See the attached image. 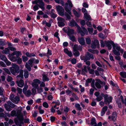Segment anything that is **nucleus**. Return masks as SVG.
<instances>
[{"instance_id":"obj_1","label":"nucleus","mask_w":126,"mask_h":126,"mask_svg":"<svg viewBox=\"0 0 126 126\" xmlns=\"http://www.w3.org/2000/svg\"><path fill=\"white\" fill-rule=\"evenodd\" d=\"M73 7V5L71 1L68 0L67 2L65 4L64 9L65 11L69 14L65 12L64 14V9L62 6H58L56 7V9L59 15L61 16H63L64 15L68 19H71L70 16V15L71 14V8Z\"/></svg>"},{"instance_id":"obj_2","label":"nucleus","mask_w":126,"mask_h":126,"mask_svg":"<svg viewBox=\"0 0 126 126\" xmlns=\"http://www.w3.org/2000/svg\"><path fill=\"white\" fill-rule=\"evenodd\" d=\"M16 77L18 80L16 81L17 85L20 87H22L24 84V81L21 79L23 78V70H22L20 69V74L17 75Z\"/></svg>"},{"instance_id":"obj_3","label":"nucleus","mask_w":126,"mask_h":126,"mask_svg":"<svg viewBox=\"0 0 126 126\" xmlns=\"http://www.w3.org/2000/svg\"><path fill=\"white\" fill-rule=\"evenodd\" d=\"M10 70L11 73L13 75H15L16 73H18L20 72L19 67L15 64H13L12 66L10 68Z\"/></svg>"},{"instance_id":"obj_4","label":"nucleus","mask_w":126,"mask_h":126,"mask_svg":"<svg viewBox=\"0 0 126 126\" xmlns=\"http://www.w3.org/2000/svg\"><path fill=\"white\" fill-rule=\"evenodd\" d=\"M32 3L33 4H37L38 3L39 4V7L41 8L42 11H44L45 8L44 7L45 4L43 2L42 0H36L34 1H32Z\"/></svg>"},{"instance_id":"obj_5","label":"nucleus","mask_w":126,"mask_h":126,"mask_svg":"<svg viewBox=\"0 0 126 126\" xmlns=\"http://www.w3.org/2000/svg\"><path fill=\"white\" fill-rule=\"evenodd\" d=\"M101 95L104 98V103L107 104L108 103H109L112 102V97H108L107 94H104L103 93H101Z\"/></svg>"},{"instance_id":"obj_6","label":"nucleus","mask_w":126,"mask_h":126,"mask_svg":"<svg viewBox=\"0 0 126 126\" xmlns=\"http://www.w3.org/2000/svg\"><path fill=\"white\" fill-rule=\"evenodd\" d=\"M57 20L58 21L57 24L59 26L62 27L65 25L64 23L65 20L64 18L60 17H58L57 18Z\"/></svg>"},{"instance_id":"obj_7","label":"nucleus","mask_w":126,"mask_h":126,"mask_svg":"<svg viewBox=\"0 0 126 126\" xmlns=\"http://www.w3.org/2000/svg\"><path fill=\"white\" fill-rule=\"evenodd\" d=\"M21 111V110H18L16 113V114H17L16 116L19 120L21 122V124H23V122L22 121L23 120V118Z\"/></svg>"},{"instance_id":"obj_8","label":"nucleus","mask_w":126,"mask_h":126,"mask_svg":"<svg viewBox=\"0 0 126 126\" xmlns=\"http://www.w3.org/2000/svg\"><path fill=\"white\" fill-rule=\"evenodd\" d=\"M96 81L95 82V86L98 89H100L101 88L102 86L101 85V84L105 85V82H103L98 79H96Z\"/></svg>"},{"instance_id":"obj_9","label":"nucleus","mask_w":126,"mask_h":126,"mask_svg":"<svg viewBox=\"0 0 126 126\" xmlns=\"http://www.w3.org/2000/svg\"><path fill=\"white\" fill-rule=\"evenodd\" d=\"M32 85L34 88H37L38 87L39 84L41 83V81L38 79H36L33 80Z\"/></svg>"},{"instance_id":"obj_10","label":"nucleus","mask_w":126,"mask_h":126,"mask_svg":"<svg viewBox=\"0 0 126 126\" xmlns=\"http://www.w3.org/2000/svg\"><path fill=\"white\" fill-rule=\"evenodd\" d=\"M105 44L106 46L108 47V48L109 50H110L112 48L111 45L113 46L114 44V43L111 40L110 41H105Z\"/></svg>"},{"instance_id":"obj_11","label":"nucleus","mask_w":126,"mask_h":126,"mask_svg":"<svg viewBox=\"0 0 126 126\" xmlns=\"http://www.w3.org/2000/svg\"><path fill=\"white\" fill-rule=\"evenodd\" d=\"M73 50L74 51H75L78 50L80 51L82 50V47L81 46H78L77 45L75 44L74 46L73 47Z\"/></svg>"},{"instance_id":"obj_12","label":"nucleus","mask_w":126,"mask_h":126,"mask_svg":"<svg viewBox=\"0 0 126 126\" xmlns=\"http://www.w3.org/2000/svg\"><path fill=\"white\" fill-rule=\"evenodd\" d=\"M67 32V35L69 36V38L71 40L73 41H74L75 40V37L72 34H73L74 32Z\"/></svg>"},{"instance_id":"obj_13","label":"nucleus","mask_w":126,"mask_h":126,"mask_svg":"<svg viewBox=\"0 0 126 126\" xmlns=\"http://www.w3.org/2000/svg\"><path fill=\"white\" fill-rule=\"evenodd\" d=\"M69 25V26L71 27H73L75 26H78V29H80V27L78 26L77 23L74 20H72L70 22Z\"/></svg>"},{"instance_id":"obj_14","label":"nucleus","mask_w":126,"mask_h":126,"mask_svg":"<svg viewBox=\"0 0 126 126\" xmlns=\"http://www.w3.org/2000/svg\"><path fill=\"white\" fill-rule=\"evenodd\" d=\"M80 59L81 60H83L84 61H88L90 60V58L87 55V53L85 56H80Z\"/></svg>"},{"instance_id":"obj_15","label":"nucleus","mask_w":126,"mask_h":126,"mask_svg":"<svg viewBox=\"0 0 126 126\" xmlns=\"http://www.w3.org/2000/svg\"><path fill=\"white\" fill-rule=\"evenodd\" d=\"M78 41L81 45H83L85 44V40L83 38H79L78 39Z\"/></svg>"},{"instance_id":"obj_16","label":"nucleus","mask_w":126,"mask_h":126,"mask_svg":"<svg viewBox=\"0 0 126 126\" xmlns=\"http://www.w3.org/2000/svg\"><path fill=\"white\" fill-rule=\"evenodd\" d=\"M91 125H93L94 126H97L95 119L93 117L91 119Z\"/></svg>"},{"instance_id":"obj_17","label":"nucleus","mask_w":126,"mask_h":126,"mask_svg":"<svg viewBox=\"0 0 126 126\" xmlns=\"http://www.w3.org/2000/svg\"><path fill=\"white\" fill-rule=\"evenodd\" d=\"M108 107L106 106H105L102 109L101 112V116H103L105 113V111L107 110Z\"/></svg>"},{"instance_id":"obj_18","label":"nucleus","mask_w":126,"mask_h":126,"mask_svg":"<svg viewBox=\"0 0 126 126\" xmlns=\"http://www.w3.org/2000/svg\"><path fill=\"white\" fill-rule=\"evenodd\" d=\"M84 16L85 18L88 20H89L91 19V16L87 14H84Z\"/></svg>"},{"instance_id":"obj_19","label":"nucleus","mask_w":126,"mask_h":126,"mask_svg":"<svg viewBox=\"0 0 126 126\" xmlns=\"http://www.w3.org/2000/svg\"><path fill=\"white\" fill-rule=\"evenodd\" d=\"M64 32H74V30L72 29H70L69 27H65L63 29Z\"/></svg>"},{"instance_id":"obj_20","label":"nucleus","mask_w":126,"mask_h":126,"mask_svg":"<svg viewBox=\"0 0 126 126\" xmlns=\"http://www.w3.org/2000/svg\"><path fill=\"white\" fill-rule=\"evenodd\" d=\"M117 117V113L115 112H114L113 113L112 115L111 119L113 121H115L116 120Z\"/></svg>"},{"instance_id":"obj_21","label":"nucleus","mask_w":126,"mask_h":126,"mask_svg":"<svg viewBox=\"0 0 126 126\" xmlns=\"http://www.w3.org/2000/svg\"><path fill=\"white\" fill-rule=\"evenodd\" d=\"M54 12L55 11L54 10L52 9L51 10V12L50 13L51 17L53 18H54L57 16V15L55 14Z\"/></svg>"},{"instance_id":"obj_22","label":"nucleus","mask_w":126,"mask_h":126,"mask_svg":"<svg viewBox=\"0 0 126 126\" xmlns=\"http://www.w3.org/2000/svg\"><path fill=\"white\" fill-rule=\"evenodd\" d=\"M13 101H12L15 103H17L19 101L20 99L19 97L18 96H16L13 99Z\"/></svg>"},{"instance_id":"obj_23","label":"nucleus","mask_w":126,"mask_h":126,"mask_svg":"<svg viewBox=\"0 0 126 126\" xmlns=\"http://www.w3.org/2000/svg\"><path fill=\"white\" fill-rule=\"evenodd\" d=\"M9 57L10 60L13 62H15L16 61L18 58L16 56V57L15 56H9Z\"/></svg>"},{"instance_id":"obj_24","label":"nucleus","mask_w":126,"mask_h":126,"mask_svg":"<svg viewBox=\"0 0 126 126\" xmlns=\"http://www.w3.org/2000/svg\"><path fill=\"white\" fill-rule=\"evenodd\" d=\"M113 54L117 56H119L120 55V54L119 51L117 50L116 49H115V48L113 47Z\"/></svg>"},{"instance_id":"obj_25","label":"nucleus","mask_w":126,"mask_h":126,"mask_svg":"<svg viewBox=\"0 0 126 126\" xmlns=\"http://www.w3.org/2000/svg\"><path fill=\"white\" fill-rule=\"evenodd\" d=\"M7 104L9 105L10 107H11L12 108H14L15 106L16 105L10 101H7Z\"/></svg>"},{"instance_id":"obj_26","label":"nucleus","mask_w":126,"mask_h":126,"mask_svg":"<svg viewBox=\"0 0 126 126\" xmlns=\"http://www.w3.org/2000/svg\"><path fill=\"white\" fill-rule=\"evenodd\" d=\"M7 104L9 105L10 107H11L12 108H14L15 106L16 105L10 101H7Z\"/></svg>"},{"instance_id":"obj_27","label":"nucleus","mask_w":126,"mask_h":126,"mask_svg":"<svg viewBox=\"0 0 126 126\" xmlns=\"http://www.w3.org/2000/svg\"><path fill=\"white\" fill-rule=\"evenodd\" d=\"M113 47L115 48V49L116 50H117L118 51H120V47L119 46H118V45L117 44H114V45L113 46Z\"/></svg>"},{"instance_id":"obj_28","label":"nucleus","mask_w":126,"mask_h":126,"mask_svg":"<svg viewBox=\"0 0 126 126\" xmlns=\"http://www.w3.org/2000/svg\"><path fill=\"white\" fill-rule=\"evenodd\" d=\"M25 95L27 97L30 96L31 94V92L30 90H28L27 91L24 93Z\"/></svg>"},{"instance_id":"obj_29","label":"nucleus","mask_w":126,"mask_h":126,"mask_svg":"<svg viewBox=\"0 0 126 126\" xmlns=\"http://www.w3.org/2000/svg\"><path fill=\"white\" fill-rule=\"evenodd\" d=\"M73 11L75 15L77 17H79L80 16L79 13H78L75 10L73 9Z\"/></svg>"},{"instance_id":"obj_30","label":"nucleus","mask_w":126,"mask_h":126,"mask_svg":"<svg viewBox=\"0 0 126 126\" xmlns=\"http://www.w3.org/2000/svg\"><path fill=\"white\" fill-rule=\"evenodd\" d=\"M92 80V79H88L86 80V83L85 84L86 86H87L88 85V83H91Z\"/></svg>"},{"instance_id":"obj_31","label":"nucleus","mask_w":126,"mask_h":126,"mask_svg":"<svg viewBox=\"0 0 126 126\" xmlns=\"http://www.w3.org/2000/svg\"><path fill=\"white\" fill-rule=\"evenodd\" d=\"M43 80L45 81H48L49 80L48 78L47 77V76L45 75H43Z\"/></svg>"},{"instance_id":"obj_32","label":"nucleus","mask_w":126,"mask_h":126,"mask_svg":"<svg viewBox=\"0 0 126 126\" xmlns=\"http://www.w3.org/2000/svg\"><path fill=\"white\" fill-rule=\"evenodd\" d=\"M120 74L123 78H126V72H122L120 73Z\"/></svg>"},{"instance_id":"obj_33","label":"nucleus","mask_w":126,"mask_h":126,"mask_svg":"<svg viewBox=\"0 0 126 126\" xmlns=\"http://www.w3.org/2000/svg\"><path fill=\"white\" fill-rule=\"evenodd\" d=\"M0 95L2 96L3 97H4V89L1 87H0Z\"/></svg>"},{"instance_id":"obj_34","label":"nucleus","mask_w":126,"mask_h":126,"mask_svg":"<svg viewBox=\"0 0 126 126\" xmlns=\"http://www.w3.org/2000/svg\"><path fill=\"white\" fill-rule=\"evenodd\" d=\"M86 42L87 44L89 45L91 43V41L90 38L89 37L85 39Z\"/></svg>"},{"instance_id":"obj_35","label":"nucleus","mask_w":126,"mask_h":126,"mask_svg":"<svg viewBox=\"0 0 126 126\" xmlns=\"http://www.w3.org/2000/svg\"><path fill=\"white\" fill-rule=\"evenodd\" d=\"M103 96H102L101 94V95L97 97L96 99L98 101H99L103 99Z\"/></svg>"},{"instance_id":"obj_36","label":"nucleus","mask_w":126,"mask_h":126,"mask_svg":"<svg viewBox=\"0 0 126 126\" xmlns=\"http://www.w3.org/2000/svg\"><path fill=\"white\" fill-rule=\"evenodd\" d=\"M91 82V86H92V87L93 88H94V89L96 90H97V89L95 87L94 85V82H95L94 80V79H93V80L92 79V80Z\"/></svg>"},{"instance_id":"obj_37","label":"nucleus","mask_w":126,"mask_h":126,"mask_svg":"<svg viewBox=\"0 0 126 126\" xmlns=\"http://www.w3.org/2000/svg\"><path fill=\"white\" fill-rule=\"evenodd\" d=\"M87 53L90 59H94L93 55L92 54H90L88 52H87Z\"/></svg>"},{"instance_id":"obj_38","label":"nucleus","mask_w":126,"mask_h":126,"mask_svg":"<svg viewBox=\"0 0 126 126\" xmlns=\"http://www.w3.org/2000/svg\"><path fill=\"white\" fill-rule=\"evenodd\" d=\"M93 43L96 46H98L99 45V41L97 40H94Z\"/></svg>"},{"instance_id":"obj_39","label":"nucleus","mask_w":126,"mask_h":126,"mask_svg":"<svg viewBox=\"0 0 126 126\" xmlns=\"http://www.w3.org/2000/svg\"><path fill=\"white\" fill-rule=\"evenodd\" d=\"M75 107L79 110H80L81 109V108L80 107V105L79 104H76Z\"/></svg>"},{"instance_id":"obj_40","label":"nucleus","mask_w":126,"mask_h":126,"mask_svg":"<svg viewBox=\"0 0 126 126\" xmlns=\"http://www.w3.org/2000/svg\"><path fill=\"white\" fill-rule=\"evenodd\" d=\"M99 35L100 37L103 39H104L107 36H106L104 34L101 33H99Z\"/></svg>"},{"instance_id":"obj_41","label":"nucleus","mask_w":126,"mask_h":126,"mask_svg":"<svg viewBox=\"0 0 126 126\" xmlns=\"http://www.w3.org/2000/svg\"><path fill=\"white\" fill-rule=\"evenodd\" d=\"M4 106L5 108L8 111H10L11 110L10 107L8 104H5Z\"/></svg>"},{"instance_id":"obj_42","label":"nucleus","mask_w":126,"mask_h":126,"mask_svg":"<svg viewBox=\"0 0 126 126\" xmlns=\"http://www.w3.org/2000/svg\"><path fill=\"white\" fill-rule=\"evenodd\" d=\"M88 50L94 54L95 53H98V51L96 50H93L91 49H88Z\"/></svg>"},{"instance_id":"obj_43","label":"nucleus","mask_w":126,"mask_h":126,"mask_svg":"<svg viewBox=\"0 0 126 126\" xmlns=\"http://www.w3.org/2000/svg\"><path fill=\"white\" fill-rule=\"evenodd\" d=\"M0 58L1 59L4 61H5L7 59L5 56L2 55H0Z\"/></svg>"},{"instance_id":"obj_44","label":"nucleus","mask_w":126,"mask_h":126,"mask_svg":"<svg viewBox=\"0 0 126 126\" xmlns=\"http://www.w3.org/2000/svg\"><path fill=\"white\" fill-rule=\"evenodd\" d=\"M39 6V4H37L33 7V10L34 11H35L38 9Z\"/></svg>"},{"instance_id":"obj_45","label":"nucleus","mask_w":126,"mask_h":126,"mask_svg":"<svg viewBox=\"0 0 126 126\" xmlns=\"http://www.w3.org/2000/svg\"><path fill=\"white\" fill-rule=\"evenodd\" d=\"M25 67L29 71H30L31 70V68L30 66L27 63H26V64L25 65Z\"/></svg>"},{"instance_id":"obj_46","label":"nucleus","mask_w":126,"mask_h":126,"mask_svg":"<svg viewBox=\"0 0 126 126\" xmlns=\"http://www.w3.org/2000/svg\"><path fill=\"white\" fill-rule=\"evenodd\" d=\"M11 115L12 116H16L17 114L15 110H13L11 112Z\"/></svg>"},{"instance_id":"obj_47","label":"nucleus","mask_w":126,"mask_h":126,"mask_svg":"<svg viewBox=\"0 0 126 126\" xmlns=\"http://www.w3.org/2000/svg\"><path fill=\"white\" fill-rule=\"evenodd\" d=\"M34 60V58H32L30 60L28 61V63L30 64V65L32 64Z\"/></svg>"},{"instance_id":"obj_48","label":"nucleus","mask_w":126,"mask_h":126,"mask_svg":"<svg viewBox=\"0 0 126 126\" xmlns=\"http://www.w3.org/2000/svg\"><path fill=\"white\" fill-rule=\"evenodd\" d=\"M7 80L8 82H11L13 80V78L11 76L8 75Z\"/></svg>"},{"instance_id":"obj_49","label":"nucleus","mask_w":126,"mask_h":126,"mask_svg":"<svg viewBox=\"0 0 126 126\" xmlns=\"http://www.w3.org/2000/svg\"><path fill=\"white\" fill-rule=\"evenodd\" d=\"M3 69L4 70L7 74L9 75H10L11 74L10 71L8 69L6 68H4Z\"/></svg>"},{"instance_id":"obj_50","label":"nucleus","mask_w":126,"mask_h":126,"mask_svg":"<svg viewBox=\"0 0 126 126\" xmlns=\"http://www.w3.org/2000/svg\"><path fill=\"white\" fill-rule=\"evenodd\" d=\"M15 55L17 58L19 57V55L20 54H21V53L19 51H15Z\"/></svg>"},{"instance_id":"obj_51","label":"nucleus","mask_w":126,"mask_h":126,"mask_svg":"<svg viewBox=\"0 0 126 126\" xmlns=\"http://www.w3.org/2000/svg\"><path fill=\"white\" fill-rule=\"evenodd\" d=\"M17 61V63L19 64H21L22 62V59L19 57H18Z\"/></svg>"},{"instance_id":"obj_52","label":"nucleus","mask_w":126,"mask_h":126,"mask_svg":"<svg viewBox=\"0 0 126 126\" xmlns=\"http://www.w3.org/2000/svg\"><path fill=\"white\" fill-rule=\"evenodd\" d=\"M100 45L102 47H104L105 46V42H104L103 40H100Z\"/></svg>"},{"instance_id":"obj_53","label":"nucleus","mask_w":126,"mask_h":126,"mask_svg":"<svg viewBox=\"0 0 126 126\" xmlns=\"http://www.w3.org/2000/svg\"><path fill=\"white\" fill-rule=\"evenodd\" d=\"M29 72L28 71H26L24 73V76L25 78H28L29 76Z\"/></svg>"},{"instance_id":"obj_54","label":"nucleus","mask_w":126,"mask_h":126,"mask_svg":"<svg viewBox=\"0 0 126 126\" xmlns=\"http://www.w3.org/2000/svg\"><path fill=\"white\" fill-rule=\"evenodd\" d=\"M43 105L44 107L46 108H47L48 107V104L46 102H44L43 103Z\"/></svg>"},{"instance_id":"obj_55","label":"nucleus","mask_w":126,"mask_h":126,"mask_svg":"<svg viewBox=\"0 0 126 126\" xmlns=\"http://www.w3.org/2000/svg\"><path fill=\"white\" fill-rule=\"evenodd\" d=\"M75 52L73 53L74 55V56L76 57L78 56L80 54V53L78 51H74Z\"/></svg>"},{"instance_id":"obj_56","label":"nucleus","mask_w":126,"mask_h":126,"mask_svg":"<svg viewBox=\"0 0 126 126\" xmlns=\"http://www.w3.org/2000/svg\"><path fill=\"white\" fill-rule=\"evenodd\" d=\"M36 89H37V92L39 93H40L43 91V89L42 88H39L38 87Z\"/></svg>"},{"instance_id":"obj_57","label":"nucleus","mask_w":126,"mask_h":126,"mask_svg":"<svg viewBox=\"0 0 126 126\" xmlns=\"http://www.w3.org/2000/svg\"><path fill=\"white\" fill-rule=\"evenodd\" d=\"M81 10L82 12L84 14H87L88 13V12L86 9L84 8H82Z\"/></svg>"},{"instance_id":"obj_58","label":"nucleus","mask_w":126,"mask_h":126,"mask_svg":"<svg viewBox=\"0 0 126 126\" xmlns=\"http://www.w3.org/2000/svg\"><path fill=\"white\" fill-rule=\"evenodd\" d=\"M9 50L7 48H5V49L3 50V53L5 54H7L8 53Z\"/></svg>"},{"instance_id":"obj_59","label":"nucleus","mask_w":126,"mask_h":126,"mask_svg":"<svg viewBox=\"0 0 126 126\" xmlns=\"http://www.w3.org/2000/svg\"><path fill=\"white\" fill-rule=\"evenodd\" d=\"M23 61L24 62H25L27 61L28 59V58L24 56H22Z\"/></svg>"},{"instance_id":"obj_60","label":"nucleus","mask_w":126,"mask_h":126,"mask_svg":"<svg viewBox=\"0 0 126 126\" xmlns=\"http://www.w3.org/2000/svg\"><path fill=\"white\" fill-rule=\"evenodd\" d=\"M87 67L85 65H83V68H82V71H84L86 72H87V70L86 69Z\"/></svg>"},{"instance_id":"obj_61","label":"nucleus","mask_w":126,"mask_h":126,"mask_svg":"<svg viewBox=\"0 0 126 126\" xmlns=\"http://www.w3.org/2000/svg\"><path fill=\"white\" fill-rule=\"evenodd\" d=\"M15 95L13 94H11L10 97V99L12 101H14L13 99L15 97Z\"/></svg>"},{"instance_id":"obj_62","label":"nucleus","mask_w":126,"mask_h":126,"mask_svg":"<svg viewBox=\"0 0 126 126\" xmlns=\"http://www.w3.org/2000/svg\"><path fill=\"white\" fill-rule=\"evenodd\" d=\"M71 63L73 64H75L76 63V60L75 58H73L71 61Z\"/></svg>"},{"instance_id":"obj_63","label":"nucleus","mask_w":126,"mask_h":126,"mask_svg":"<svg viewBox=\"0 0 126 126\" xmlns=\"http://www.w3.org/2000/svg\"><path fill=\"white\" fill-rule=\"evenodd\" d=\"M83 6L85 8H87L88 7V4L86 2H84L82 4Z\"/></svg>"},{"instance_id":"obj_64","label":"nucleus","mask_w":126,"mask_h":126,"mask_svg":"<svg viewBox=\"0 0 126 126\" xmlns=\"http://www.w3.org/2000/svg\"><path fill=\"white\" fill-rule=\"evenodd\" d=\"M4 62L8 65H9L11 64V63L7 59Z\"/></svg>"}]
</instances>
